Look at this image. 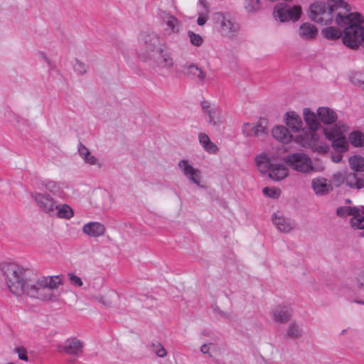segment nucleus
Returning a JSON list of instances; mask_svg holds the SVG:
<instances>
[{
  "label": "nucleus",
  "mask_w": 364,
  "mask_h": 364,
  "mask_svg": "<svg viewBox=\"0 0 364 364\" xmlns=\"http://www.w3.org/2000/svg\"><path fill=\"white\" fill-rule=\"evenodd\" d=\"M1 269L9 291L16 296L26 294L42 301L55 299L52 290L63 284L61 275L42 277L36 280L29 279L26 270L15 263H4Z\"/></svg>",
  "instance_id": "1"
},
{
  "label": "nucleus",
  "mask_w": 364,
  "mask_h": 364,
  "mask_svg": "<svg viewBox=\"0 0 364 364\" xmlns=\"http://www.w3.org/2000/svg\"><path fill=\"white\" fill-rule=\"evenodd\" d=\"M302 114L309 129H305L304 136L299 135L296 141L302 146L309 148L314 151L326 153L328 146L325 142L319 140V136L316 132L321 127L317 113H314L309 107H305L303 109Z\"/></svg>",
  "instance_id": "2"
},
{
  "label": "nucleus",
  "mask_w": 364,
  "mask_h": 364,
  "mask_svg": "<svg viewBox=\"0 0 364 364\" xmlns=\"http://www.w3.org/2000/svg\"><path fill=\"white\" fill-rule=\"evenodd\" d=\"M363 18L358 13H347L342 16L338 13L336 18V23L344 28L342 41L343 44L350 49H357L359 47V41L362 36Z\"/></svg>",
  "instance_id": "3"
},
{
  "label": "nucleus",
  "mask_w": 364,
  "mask_h": 364,
  "mask_svg": "<svg viewBox=\"0 0 364 364\" xmlns=\"http://www.w3.org/2000/svg\"><path fill=\"white\" fill-rule=\"evenodd\" d=\"M348 4L342 0H328L327 2L317 1L309 8V18L321 24H328L338 17L350 12Z\"/></svg>",
  "instance_id": "4"
},
{
  "label": "nucleus",
  "mask_w": 364,
  "mask_h": 364,
  "mask_svg": "<svg viewBox=\"0 0 364 364\" xmlns=\"http://www.w3.org/2000/svg\"><path fill=\"white\" fill-rule=\"evenodd\" d=\"M166 46L158 33L145 32L139 36L136 54L141 60L151 63L152 60L157 58Z\"/></svg>",
  "instance_id": "5"
},
{
  "label": "nucleus",
  "mask_w": 364,
  "mask_h": 364,
  "mask_svg": "<svg viewBox=\"0 0 364 364\" xmlns=\"http://www.w3.org/2000/svg\"><path fill=\"white\" fill-rule=\"evenodd\" d=\"M215 19L218 23V32L222 36L232 39L237 36L240 26L230 14L217 13Z\"/></svg>",
  "instance_id": "6"
},
{
  "label": "nucleus",
  "mask_w": 364,
  "mask_h": 364,
  "mask_svg": "<svg viewBox=\"0 0 364 364\" xmlns=\"http://www.w3.org/2000/svg\"><path fill=\"white\" fill-rule=\"evenodd\" d=\"M346 130V126L338 122L331 128L324 129V134L326 137L332 140L333 147L339 152L346 151L348 148V141L343 135V132Z\"/></svg>",
  "instance_id": "7"
},
{
  "label": "nucleus",
  "mask_w": 364,
  "mask_h": 364,
  "mask_svg": "<svg viewBox=\"0 0 364 364\" xmlns=\"http://www.w3.org/2000/svg\"><path fill=\"white\" fill-rule=\"evenodd\" d=\"M284 161L292 169L302 173H309L314 171L311 159L304 153H295L287 155Z\"/></svg>",
  "instance_id": "8"
},
{
  "label": "nucleus",
  "mask_w": 364,
  "mask_h": 364,
  "mask_svg": "<svg viewBox=\"0 0 364 364\" xmlns=\"http://www.w3.org/2000/svg\"><path fill=\"white\" fill-rule=\"evenodd\" d=\"M301 14L299 6H291L287 4H279L274 6L273 15L276 20L284 23L289 21H296Z\"/></svg>",
  "instance_id": "9"
},
{
  "label": "nucleus",
  "mask_w": 364,
  "mask_h": 364,
  "mask_svg": "<svg viewBox=\"0 0 364 364\" xmlns=\"http://www.w3.org/2000/svg\"><path fill=\"white\" fill-rule=\"evenodd\" d=\"M201 108L203 112L205 114L209 124L219 127L225 123V115L217 105L210 103L207 100H203L201 102Z\"/></svg>",
  "instance_id": "10"
},
{
  "label": "nucleus",
  "mask_w": 364,
  "mask_h": 364,
  "mask_svg": "<svg viewBox=\"0 0 364 364\" xmlns=\"http://www.w3.org/2000/svg\"><path fill=\"white\" fill-rule=\"evenodd\" d=\"M31 196L41 211L50 215H54L57 203L50 194L33 192Z\"/></svg>",
  "instance_id": "11"
},
{
  "label": "nucleus",
  "mask_w": 364,
  "mask_h": 364,
  "mask_svg": "<svg viewBox=\"0 0 364 364\" xmlns=\"http://www.w3.org/2000/svg\"><path fill=\"white\" fill-rule=\"evenodd\" d=\"M178 167L183 175L192 183L201 186L202 173L201 171L194 168L188 160L179 161Z\"/></svg>",
  "instance_id": "12"
},
{
  "label": "nucleus",
  "mask_w": 364,
  "mask_h": 364,
  "mask_svg": "<svg viewBox=\"0 0 364 364\" xmlns=\"http://www.w3.org/2000/svg\"><path fill=\"white\" fill-rule=\"evenodd\" d=\"M271 220L276 229L282 233L287 234L296 228V223L290 218L286 217L279 212L274 213L271 216Z\"/></svg>",
  "instance_id": "13"
},
{
  "label": "nucleus",
  "mask_w": 364,
  "mask_h": 364,
  "mask_svg": "<svg viewBox=\"0 0 364 364\" xmlns=\"http://www.w3.org/2000/svg\"><path fill=\"white\" fill-rule=\"evenodd\" d=\"M284 122L291 132H301L299 135L304 136L305 129L303 128V121L300 115L294 111H289L284 115Z\"/></svg>",
  "instance_id": "14"
},
{
  "label": "nucleus",
  "mask_w": 364,
  "mask_h": 364,
  "mask_svg": "<svg viewBox=\"0 0 364 364\" xmlns=\"http://www.w3.org/2000/svg\"><path fill=\"white\" fill-rule=\"evenodd\" d=\"M242 132L246 136H259L266 134V120L260 119L257 123H244Z\"/></svg>",
  "instance_id": "15"
},
{
  "label": "nucleus",
  "mask_w": 364,
  "mask_h": 364,
  "mask_svg": "<svg viewBox=\"0 0 364 364\" xmlns=\"http://www.w3.org/2000/svg\"><path fill=\"white\" fill-rule=\"evenodd\" d=\"M311 188L317 196H325L333 191L332 182L323 177H316L311 181Z\"/></svg>",
  "instance_id": "16"
},
{
  "label": "nucleus",
  "mask_w": 364,
  "mask_h": 364,
  "mask_svg": "<svg viewBox=\"0 0 364 364\" xmlns=\"http://www.w3.org/2000/svg\"><path fill=\"white\" fill-rule=\"evenodd\" d=\"M289 173V168L282 163L274 162L268 172V176L274 181L285 179Z\"/></svg>",
  "instance_id": "17"
},
{
  "label": "nucleus",
  "mask_w": 364,
  "mask_h": 364,
  "mask_svg": "<svg viewBox=\"0 0 364 364\" xmlns=\"http://www.w3.org/2000/svg\"><path fill=\"white\" fill-rule=\"evenodd\" d=\"M82 231L89 237H99L104 235L106 232V228L101 223L89 222L82 226Z\"/></svg>",
  "instance_id": "18"
},
{
  "label": "nucleus",
  "mask_w": 364,
  "mask_h": 364,
  "mask_svg": "<svg viewBox=\"0 0 364 364\" xmlns=\"http://www.w3.org/2000/svg\"><path fill=\"white\" fill-rule=\"evenodd\" d=\"M161 21L164 26L165 35L176 34L179 32V21L175 16L168 13H164L161 16Z\"/></svg>",
  "instance_id": "19"
},
{
  "label": "nucleus",
  "mask_w": 364,
  "mask_h": 364,
  "mask_svg": "<svg viewBox=\"0 0 364 364\" xmlns=\"http://www.w3.org/2000/svg\"><path fill=\"white\" fill-rule=\"evenodd\" d=\"M297 33L301 39L310 41L316 38L318 31L312 23L306 22L300 25Z\"/></svg>",
  "instance_id": "20"
},
{
  "label": "nucleus",
  "mask_w": 364,
  "mask_h": 364,
  "mask_svg": "<svg viewBox=\"0 0 364 364\" xmlns=\"http://www.w3.org/2000/svg\"><path fill=\"white\" fill-rule=\"evenodd\" d=\"M317 116L324 124H332L337 121L338 114L335 110L328 107H320L317 109Z\"/></svg>",
  "instance_id": "21"
},
{
  "label": "nucleus",
  "mask_w": 364,
  "mask_h": 364,
  "mask_svg": "<svg viewBox=\"0 0 364 364\" xmlns=\"http://www.w3.org/2000/svg\"><path fill=\"white\" fill-rule=\"evenodd\" d=\"M291 310L287 306L279 305L276 306L271 313L272 319L275 322L284 323L289 321L291 317Z\"/></svg>",
  "instance_id": "22"
},
{
  "label": "nucleus",
  "mask_w": 364,
  "mask_h": 364,
  "mask_svg": "<svg viewBox=\"0 0 364 364\" xmlns=\"http://www.w3.org/2000/svg\"><path fill=\"white\" fill-rule=\"evenodd\" d=\"M257 169L261 173H268L270 167L274 162H272L269 154L265 152L257 154L254 159Z\"/></svg>",
  "instance_id": "23"
},
{
  "label": "nucleus",
  "mask_w": 364,
  "mask_h": 364,
  "mask_svg": "<svg viewBox=\"0 0 364 364\" xmlns=\"http://www.w3.org/2000/svg\"><path fill=\"white\" fill-rule=\"evenodd\" d=\"M82 343L75 338L68 339L63 347L59 348V350H63L68 354L79 355L82 351Z\"/></svg>",
  "instance_id": "24"
},
{
  "label": "nucleus",
  "mask_w": 364,
  "mask_h": 364,
  "mask_svg": "<svg viewBox=\"0 0 364 364\" xmlns=\"http://www.w3.org/2000/svg\"><path fill=\"white\" fill-rule=\"evenodd\" d=\"M78 154L84 162L90 166H101L100 160L94 156L90 151L82 144H79L77 148Z\"/></svg>",
  "instance_id": "25"
},
{
  "label": "nucleus",
  "mask_w": 364,
  "mask_h": 364,
  "mask_svg": "<svg viewBox=\"0 0 364 364\" xmlns=\"http://www.w3.org/2000/svg\"><path fill=\"white\" fill-rule=\"evenodd\" d=\"M272 134L274 138L283 144H287L292 139V135L289 129L283 125L275 126L272 130Z\"/></svg>",
  "instance_id": "26"
},
{
  "label": "nucleus",
  "mask_w": 364,
  "mask_h": 364,
  "mask_svg": "<svg viewBox=\"0 0 364 364\" xmlns=\"http://www.w3.org/2000/svg\"><path fill=\"white\" fill-rule=\"evenodd\" d=\"M74 215V210L70 205L67 203H57L53 215L60 219L70 220Z\"/></svg>",
  "instance_id": "27"
},
{
  "label": "nucleus",
  "mask_w": 364,
  "mask_h": 364,
  "mask_svg": "<svg viewBox=\"0 0 364 364\" xmlns=\"http://www.w3.org/2000/svg\"><path fill=\"white\" fill-rule=\"evenodd\" d=\"M202 354L207 355L210 358H216L221 353V348L216 343H204L200 348Z\"/></svg>",
  "instance_id": "28"
},
{
  "label": "nucleus",
  "mask_w": 364,
  "mask_h": 364,
  "mask_svg": "<svg viewBox=\"0 0 364 364\" xmlns=\"http://www.w3.org/2000/svg\"><path fill=\"white\" fill-rule=\"evenodd\" d=\"M166 48H163L162 52L156 60H152L151 63L157 64L159 66L166 68H171L174 65V60L171 54L165 50Z\"/></svg>",
  "instance_id": "29"
},
{
  "label": "nucleus",
  "mask_w": 364,
  "mask_h": 364,
  "mask_svg": "<svg viewBox=\"0 0 364 364\" xmlns=\"http://www.w3.org/2000/svg\"><path fill=\"white\" fill-rule=\"evenodd\" d=\"M200 9L198 11L197 23L198 26H203L208 21L210 14V6L206 0H199Z\"/></svg>",
  "instance_id": "30"
},
{
  "label": "nucleus",
  "mask_w": 364,
  "mask_h": 364,
  "mask_svg": "<svg viewBox=\"0 0 364 364\" xmlns=\"http://www.w3.org/2000/svg\"><path fill=\"white\" fill-rule=\"evenodd\" d=\"M186 73L192 79H197L200 82L205 81V73L195 64L187 65Z\"/></svg>",
  "instance_id": "31"
},
{
  "label": "nucleus",
  "mask_w": 364,
  "mask_h": 364,
  "mask_svg": "<svg viewBox=\"0 0 364 364\" xmlns=\"http://www.w3.org/2000/svg\"><path fill=\"white\" fill-rule=\"evenodd\" d=\"M200 144L205 151L210 154H215L218 149V146L210 141L209 136L205 133H200L198 136Z\"/></svg>",
  "instance_id": "32"
},
{
  "label": "nucleus",
  "mask_w": 364,
  "mask_h": 364,
  "mask_svg": "<svg viewBox=\"0 0 364 364\" xmlns=\"http://www.w3.org/2000/svg\"><path fill=\"white\" fill-rule=\"evenodd\" d=\"M286 333L290 338H299L303 334L302 326L299 323L293 321L288 326Z\"/></svg>",
  "instance_id": "33"
},
{
  "label": "nucleus",
  "mask_w": 364,
  "mask_h": 364,
  "mask_svg": "<svg viewBox=\"0 0 364 364\" xmlns=\"http://www.w3.org/2000/svg\"><path fill=\"white\" fill-rule=\"evenodd\" d=\"M349 165L351 169L355 171H364V158L360 156H353L349 158Z\"/></svg>",
  "instance_id": "34"
},
{
  "label": "nucleus",
  "mask_w": 364,
  "mask_h": 364,
  "mask_svg": "<svg viewBox=\"0 0 364 364\" xmlns=\"http://www.w3.org/2000/svg\"><path fill=\"white\" fill-rule=\"evenodd\" d=\"M45 188L55 196H60L63 192L62 183L54 181H47L44 183Z\"/></svg>",
  "instance_id": "35"
},
{
  "label": "nucleus",
  "mask_w": 364,
  "mask_h": 364,
  "mask_svg": "<svg viewBox=\"0 0 364 364\" xmlns=\"http://www.w3.org/2000/svg\"><path fill=\"white\" fill-rule=\"evenodd\" d=\"M321 33L324 38L328 40H336L342 36L341 31L338 28L333 26H329L323 28L321 31Z\"/></svg>",
  "instance_id": "36"
},
{
  "label": "nucleus",
  "mask_w": 364,
  "mask_h": 364,
  "mask_svg": "<svg viewBox=\"0 0 364 364\" xmlns=\"http://www.w3.org/2000/svg\"><path fill=\"white\" fill-rule=\"evenodd\" d=\"M243 5L248 14H255L261 8L260 0H245Z\"/></svg>",
  "instance_id": "37"
},
{
  "label": "nucleus",
  "mask_w": 364,
  "mask_h": 364,
  "mask_svg": "<svg viewBox=\"0 0 364 364\" xmlns=\"http://www.w3.org/2000/svg\"><path fill=\"white\" fill-rule=\"evenodd\" d=\"M349 141L354 146H362L364 145V135L360 132H353L349 136Z\"/></svg>",
  "instance_id": "38"
},
{
  "label": "nucleus",
  "mask_w": 364,
  "mask_h": 364,
  "mask_svg": "<svg viewBox=\"0 0 364 364\" xmlns=\"http://www.w3.org/2000/svg\"><path fill=\"white\" fill-rule=\"evenodd\" d=\"M350 80L354 85L364 90V73L355 72L352 73Z\"/></svg>",
  "instance_id": "39"
},
{
  "label": "nucleus",
  "mask_w": 364,
  "mask_h": 364,
  "mask_svg": "<svg viewBox=\"0 0 364 364\" xmlns=\"http://www.w3.org/2000/svg\"><path fill=\"white\" fill-rule=\"evenodd\" d=\"M262 192L265 196L274 199L278 198L281 195L280 188L277 187H265Z\"/></svg>",
  "instance_id": "40"
},
{
  "label": "nucleus",
  "mask_w": 364,
  "mask_h": 364,
  "mask_svg": "<svg viewBox=\"0 0 364 364\" xmlns=\"http://www.w3.org/2000/svg\"><path fill=\"white\" fill-rule=\"evenodd\" d=\"M188 36L191 43L194 46H200L203 43V39L200 35L195 33L192 31H188Z\"/></svg>",
  "instance_id": "41"
},
{
  "label": "nucleus",
  "mask_w": 364,
  "mask_h": 364,
  "mask_svg": "<svg viewBox=\"0 0 364 364\" xmlns=\"http://www.w3.org/2000/svg\"><path fill=\"white\" fill-rule=\"evenodd\" d=\"M354 287L357 289L358 294L364 292V272L358 274L355 280Z\"/></svg>",
  "instance_id": "42"
},
{
  "label": "nucleus",
  "mask_w": 364,
  "mask_h": 364,
  "mask_svg": "<svg viewBox=\"0 0 364 364\" xmlns=\"http://www.w3.org/2000/svg\"><path fill=\"white\" fill-rule=\"evenodd\" d=\"M68 278L70 283L75 287H81L83 285L82 279L73 272L68 273Z\"/></svg>",
  "instance_id": "43"
},
{
  "label": "nucleus",
  "mask_w": 364,
  "mask_h": 364,
  "mask_svg": "<svg viewBox=\"0 0 364 364\" xmlns=\"http://www.w3.org/2000/svg\"><path fill=\"white\" fill-rule=\"evenodd\" d=\"M73 66L75 70L80 75L85 74L87 70V65L77 59L75 60Z\"/></svg>",
  "instance_id": "44"
},
{
  "label": "nucleus",
  "mask_w": 364,
  "mask_h": 364,
  "mask_svg": "<svg viewBox=\"0 0 364 364\" xmlns=\"http://www.w3.org/2000/svg\"><path fill=\"white\" fill-rule=\"evenodd\" d=\"M358 177L355 173H349L346 177V183L350 188H355L358 185Z\"/></svg>",
  "instance_id": "45"
},
{
  "label": "nucleus",
  "mask_w": 364,
  "mask_h": 364,
  "mask_svg": "<svg viewBox=\"0 0 364 364\" xmlns=\"http://www.w3.org/2000/svg\"><path fill=\"white\" fill-rule=\"evenodd\" d=\"M153 351L159 357L164 358L167 355L166 350L161 343L154 344L152 346Z\"/></svg>",
  "instance_id": "46"
},
{
  "label": "nucleus",
  "mask_w": 364,
  "mask_h": 364,
  "mask_svg": "<svg viewBox=\"0 0 364 364\" xmlns=\"http://www.w3.org/2000/svg\"><path fill=\"white\" fill-rule=\"evenodd\" d=\"M346 180V177L343 173H335L333 176V181L336 186H340Z\"/></svg>",
  "instance_id": "47"
},
{
  "label": "nucleus",
  "mask_w": 364,
  "mask_h": 364,
  "mask_svg": "<svg viewBox=\"0 0 364 364\" xmlns=\"http://www.w3.org/2000/svg\"><path fill=\"white\" fill-rule=\"evenodd\" d=\"M36 55L38 59L46 63L48 65H50L51 60L45 52L38 51Z\"/></svg>",
  "instance_id": "48"
},
{
  "label": "nucleus",
  "mask_w": 364,
  "mask_h": 364,
  "mask_svg": "<svg viewBox=\"0 0 364 364\" xmlns=\"http://www.w3.org/2000/svg\"><path fill=\"white\" fill-rule=\"evenodd\" d=\"M18 358L20 360L27 361L28 360V356L26 355V352L23 349L18 348L16 349Z\"/></svg>",
  "instance_id": "49"
},
{
  "label": "nucleus",
  "mask_w": 364,
  "mask_h": 364,
  "mask_svg": "<svg viewBox=\"0 0 364 364\" xmlns=\"http://www.w3.org/2000/svg\"><path fill=\"white\" fill-rule=\"evenodd\" d=\"M358 185L356 186L357 189L363 188H364V176H363L360 178H358Z\"/></svg>",
  "instance_id": "50"
},
{
  "label": "nucleus",
  "mask_w": 364,
  "mask_h": 364,
  "mask_svg": "<svg viewBox=\"0 0 364 364\" xmlns=\"http://www.w3.org/2000/svg\"><path fill=\"white\" fill-rule=\"evenodd\" d=\"M331 159L333 162L338 163L341 161L342 156L341 154H337L333 155L331 156Z\"/></svg>",
  "instance_id": "51"
},
{
  "label": "nucleus",
  "mask_w": 364,
  "mask_h": 364,
  "mask_svg": "<svg viewBox=\"0 0 364 364\" xmlns=\"http://www.w3.org/2000/svg\"><path fill=\"white\" fill-rule=\"evenodd\" d=\"M359 46H361L364 48V28L363 30L362 36L360 37V41H359Z\"/></svg>",
  "instance_id": "52"
},
{
  "label": "nucleus",
  "mask_w": 364,
  "mask_h": 364,
  "mask_svg": "<svg viewBox=\"0 0 364 364\" xmlns=\"http://www.w3.org/2000/svg\"><path fill=\"white\" fill-rule=\"evenodd\" d=\"M353 301L355 303L364 305V299H360L356 298V299H355L353 300Z\"/></svg>",
  "instance_id": "53"
},
{
  "label": "nucleus",
  "mask_w": 364,
  "mask_h": 364,
  "mask_svg": "<svg viewBox=\"0 0 364 364\" xmlns=\"http://www.w3.org/2000/svg\"><path fill=\"white\" fill-rule=\"evenodd\" d=\"M15 119H16V123H17V124L16 126V127L18 128L20 127V124H20V121L23 120V119L20 118L18 116H15Z\"/></svg>",
  "instance_id": "54"
},
{
  "label": "nucleus",
  "mask_w": 364,
  "mask_h": 364,
  "mask_svg": "<svg viewBox=\"0 0 364 364\" xmlns=\"http://www.w3.org/2000/svg\"><path fill=\"white\" fill-rule=\"evenodd\" d=\"M105 304L108 305V304H109V303H108V302H105Z\"/></svg>",
  "instance_id": "55"
}]
</instances>
